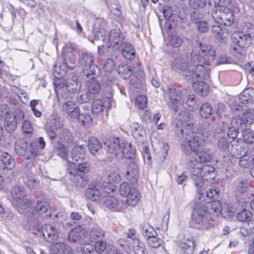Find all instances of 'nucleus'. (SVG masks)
<instances>
[{"label":"nucleus","instance_id":"f257e3e1","mask_svg":"<svg viewBox=\"0 0 254 254\" xmlns=\"http://www.w3.org/2000/svg\"><path fill=\"white\" fill-rule=\"evenodd\" d=\"M194 122L193 117L190 113L181 111L172 124L176 135L180 138V146L184 153L188 155L194 153L190 160V165H191L209 162L213 155L208 148H202L197 151L198 148L205 143L207 136L202 132L189 135L195 131Z\"/></svg>","mask_w":254,"mask_h":254},{"label":"nucleus","instance_id":"f03ea898","mask_svg":"<svg viewBox=\"0 0 254 254\" xmlns=\"http://www.w3.org/2000/svg\"><path fill=\"white\" fill-rule=\"evenodd\" d=\"M207 210L202 205H196L193 209L192 214V219L198 227L201 229L208 230L213 228L215 223L209 218L208 213H219L228 209V215L232 216L233 211L229 209L228 207L225 205L221 206V203L218 200H214L206 203Z\"/></svg>","mask_w":254,"mask_h":254},{"label":"nucleus","instance_id":"7ed1b4c3","mask_svg":"<svg viewBox=\"0 0 254 254\" xmlns=\"http://www.w3.org/2000/svg\"><path fill=\"white\" fill-rule=\"evenodd\" d=\"M235 0H215L211 16L217 24L230 26L234 20Z\"/></svg>","mask_w":254,"mask_h":254},{"label":"nucleus","instance_id":"20e7f679","mask_svg":"<svg viewBox=\"0 0 254 254\" xmlns=\"http://www.w3.org/2000/svg\"><path fill=\"white\" fill-rule=\"evenodd\" d=\"M191 178L196 187L199 199L203 196V192L206 188V183L209 180H213L215 176L214 168L210 165H203L201 163L189 165Z\"/></svg>","mask_w":254,"mask_h":254},{"label":"nucleus","instance_id":"39448f33","mask_svg":"<svg viewBox=\"0 0 254 254\" xmlns=\"http://www.w3.org/2000/svg\"><path fill=\"white\" fill-rule=\"evenodd\" d=\"M107 150L114 156L122 157L133 159L135 158V151L130 143L125 142L119 138H114L109 143Z\"/></svg>","mask_w":254,"mask_h":254},{"label":"nucleus","instance_id":"423d86ee","mask_svg":"<svg viewBox=\"0 0 254 254\" xmlns=\"http://www.w3.org/2000/svg\"><path fill=\"white\" fill-rule=\"evenodd\" d=\"M198 61V57L193 51L192 53L181 55L177 57L172 63V68L180 73L187 78V75L189 73L193 67V64Z\"/></svg>","mask_w":254,"mask_h":254},{"label":"nucleus","instance_id":"0eeeda50","mask_svg":"<svg viewBox=\"0 0 254 254\" xmlns=\"http://www.w3.org/2000/svg\"><path fill=\"white\" fill-rule=\"evenodd\" d=\"M113 187L111 183H104L101 187L98 185L89 187L86 191V196L91 201H96L109 194L114 190Z\"/></svg>","mask_w":254,"mask_h":254},{"label":"nucleus","instance_id":"6e6552de","mask_svg":"<svg viewBox=\"0 0 254 254\" xmlns=\"http://www.w3.org/2000/svg\"><path fill=\"white\" fill-rule=\"evenodd\" d=\"M63 52L64 61L63 64L59 66V68H63V72H58L57 74H55V76L60 73L63 74L67 67H71V66L68 64L69 63L74 64L75 62L77 49L74 44L70 43L66 44L64 48Z\"/></svg>","mask_w":254,"mask_h":254},{"label":"nucleus","instance_id":"1a4fd4ad","mask_svg":"<svg viewBox=\"0 0 254 254\" xmlns=\"http://www.w3.org/2000/svg\"><path fill=\"white\" fill-rule=\"evenodd\" d=\"M167 94L169 99V108L177 112L182 106L184 91L178 90L172 86H168Z\"/></svg>","mask_w":254,"mask_h":254},{"label":"nucleus","instance_id":"9d476101","mask_svg":"<svg viewBox=\"0 0 254 254\" xmlns=\"http://www.w3.org/2000/svg\"><path fill=\"white\" fill-rule=\"evenodd\" d=\"M203 62L198 61L193 64V67L187 75V80H193L197 78L206 80L209 78L210 70L204 67Z\"/></svg>","mask_w":254,"mask_h":254},{"label":"nucleus","instance_id":"9b49d317","mask_svg":"<svg viewBox=\"0 0 254 254\" xmlns=\"http://www.w3.org/2000/svg\"><path fill=\"white\" fill-rule=\"evenodd\" d=\"M200 48L199 51L196 54L199 61L203 62H214L216 56L215 49L210 45L198 44Z\"/></svg>","mask_w":254,"mask_h":254},{"label":"nucleus","instance_id":"f8f14e48","mask_svg":"<svg viewBox=\"0 0 254 254\" xmlns=\"http://www.w3.org/2000/svg\"><path fill=\"white\" fill-rule=\"evenodd\" d=\"M179 246L185 254H193L194 243L192 236L189 233L180 234L178 236Z\"/></svg>","mask_w":254,"mask_h":254},{"label":"nucleus","instance_id":"ddd939ff","mask_svg":"<svg viewBox=\"0 0 254 254\" xmlns=\"http://www.w3.org/2000/svg\"><path fill=\"white\" fill-rule=\"evenodd\" d=\"M252 41V33L249 31H240L234 34L233 42L243 48L249 47Z\"/></svg>","mask_w":254,"mask_h":254},{"label":"nucleus","instance_id":"4468645a","mask_svg":"<svg viewBox=\"0 0 254 254\" xmlns=\"http://www.w3.org/2000/svg\"><path fill=\"white\" fill-rule=\"evenodd\" d=\"M87 234L88 232L85 228L78 226L70 231L68 240L70 243H79L87 236Z\"/></svg>","mask_w":254,"mask_h":254},{"label":"nucleus","instance_id":"2eb2a0df","mask_svg":"<svg viewBox=\"0 0 254 254\" xmlns=\"http://www.w3.org/2000/svg\"><path fill=\"white\" fill-rule=\"evenodd\" d=\"M14 165V160L9 153L3 152L0 154V173L4 174L6 170L12 169Z\"/></svg>","mask_w":254,"mask_h":254},{"label":"nucleus","instance_id":"dca6fc26","mask_svg":"<svg viewBox=\"0 0 254 254\" xmlns=\"http://www.w3.org/2000/svg\"><path fill=\"white\" fill-rule=\"evenodd\" d=\"M248 152V146L244 143L240 142L238 140H234L229 150L232 156L237 158L246 155Z\"/></svg>","mask_w":254,"mask_h":254},{"label":"nucleus","instance_id":"f3484780","mask_svg":"<svg viewBox=\"0 0 254 254\" xmlns=\"http://www.w3.org/2000/svg\"><path fill=\"white\" fill-rule=\"evenodd\" d=\"M104 200L105 205L110 209H114L117 211H122L127 208V205L123 201H119L118 200L113 196L105 197Z\"/></svg>","mask_w":254,"mask_h":254},{"label":"nucleus","instance_id":"a211bd4d","mask_svg":"<svg viewBox=\"0 0 254 254\" xmlns=\"http://www.w3.org/2000/svg\"><path fill=\"white\" fill-rule=\"evenodd\" d=\"M63 111L66 114L70 119H77L80 110L76 104L73 101L65 102L62 106Z\"/></svg>","mask_w":254,"mask_h":254},{"label":"nucleus","instance_id":"6ab92c4d","mask_svg":"<svg viewBox=\"0 0 254 254\" xmlns=\"http://www.w3.org/2000/svg\"><path fill=\"white\" fill-rule=\"evenodd\" d=\"M51 250L53 254H72L73 253L69 245L62 242L54 243L51 246Z\"/></svg>","mask_w":254,"mask_h":254},{"label":"nucleus","instance_id":"aec40b11","mask_svg":"<svg viewBox=\"0 0 254 254\" xmlns=\"http://www.w3.org/2000/svg\"><path fill=\"white\" fill-rule=\"evenodd\" d=\"M43 237L48 242H52L58 238V234L56 229L51 224L43 225L42 227Z\"/></svg>","mask_w":254,"mask_h":254},{"label":"nucleus","instance_id":"412c9836","mask_svg":"<svg viewBox=\"0 0 254 254\" xmlns=\"http://www.w3.org/2000/svg\"><path fill=\"white\" fill-rule=\"evenodd\" d=\"M77 76L71 73L67 76L65 83V88L71 93H76L79 91L81 84L78 82Z\"/></svg>","mask_w":254,"mask_h":254},{"label":"nucleus","instance_id":"4be33fe9","mask_svg":"<svg viewBox=\"0 0 254 254\" xmlns=\"http://www.w3.org/2000/svg\"><path fill=\"white\" fill-rule=\"evenodd\" d=\"M123 34L119 29H114L111 30L108 34V41L109 47H116L121 45L124 40Z\"/></svg>","mask_w":254,"mask_h":254},{"label":"nucleus","instance_id":"5701e85b","mask_svg":"<svg viewBox=\"0 0 254 254\" xmlns=\"http://www.w3.org/2000/svg\"><path fill=\"white\" fill-rule=\"evenodd\" d=\"M126 176L127 179L130 181L132 184L137 183L138 178V170L135 163L131 162L128 164L127 167Z\"/></svg>","mask_w":254,"mask_h":254},{"label":"nucleus","instance_id":"b1692460","mask_svg":"<svg viewBox=\"0 0 254 254\" xmlns=\"http://www.w3.org/2000/svg\"><path fill=\"white\" fill-rule=\"evenodd\" d=\"M25 194L26 191L24 187L18 186H14L11 191L13 198L12 203L14 205H21V198Z\"/></svg>","mask_w":254,"mask_h":254},{"label":"nucleus","instance_id":"393cba45","mask_svg":"<svg viewBox=\"0 0 254 254\" xmlns=\"http://www.w3.org/2000/svg\"><path fill=\"white\" fill-rule=\"evenodd\" d=\"M211 32L219 42H221L228 36V30L221 28L218 25H214L211 27Z\"/></svg>","mask_w":254,"mask_h":254},{"label":"nucleus","instance_id":"a878e982","mask_svg":"<svg viewBox=\"0 0 254 254\" xmlns=\"http://www.w3.org/2000/svg\"><path fill=\"white\" fill-rule=\"evenodd\" d=\"M36 210L38 214L42 217H49L51 215V211L49 204L45 201H38Z\"/></svg>","mask_w":254,"mask_h":254},{"label":"nucleus","instance_id":"bb28decb","mask_svg":"<svg viewBox=\"0 0 254 254\" xmlns=\"http://www.w3.org/2000/svg\"><path fill=\"white\" fill-rule=\"evenodd\" d=\"M85 148L83 145H75L71 151L72 160L75 162L82 161L84 159Z\"/></svg>","mask_w":254,"mask_h":254},{"label":"nucleus","instance_id":"cd10ccee","mask_svg":"<svg viewBox=\"0 0 254 254\" xmlns=\"http://www.w3.org/2000/svg\"><path fill=\"white\" fill-rule=\"evenodd\" d=\"M87 93L96 94L101 90L100 84L96 79H89L86 83Z\"/></svg>","mask_w":254,"mask_h":254},{"label":"nucleus","instance_id":"c85d7f7f","mask_svg":"<svg viewBox=\"0 0 254 254\" xmlns=\"http://www.w3.org/2000/svg\"><path fill=\"white\" fill-rule=\"evenodd\" d=\"M131 134L133 137L138 141L145 136V131L142 126L137 123H134L131 127Z\"/></svg>","mask_w":254,"mask_h":254},{"label":"nucleus","instance_id":"c756f323","mask_svg":"<svg viewBox=\"0 0 254 254\" xmlns=\"http://www.w3.org/2000/svg\"><path fill=\"white\" fill-rule=\"evenodd\" d=\"M126 204L127 206L133 207L138 202L140 199V194L138 191L134 188H132V190L126 196Z\"/></svg>","mask_w":254,"mask_h":254},{"label":"nucleus","instance_id":"7c9ffc66","mask_svg":"<svg viewBox=\"0 0 254 254\" xmlns=\"http://www.w3.org/2000/svg\"><path fill=\"white\" fill-rule=\"evenodd\" d=\"M193 88L195 92L201 96L207 95L209 92L208 84L203 81H197L193 83Z\"/></svg>","mask_w":254,"mask_h":254},{"label":"nucleus","instance_id":"2f4dec72","mask_svg":"<svg viewBox=\"0 0 254 254\" xmlns=\"http://www.w3.org/2000/svg\"><path fill=\"white\" fill-rule=\"evenodd\" d=\"M119 47L123 56L126 59L131 60L134 58L135 52L131 45L128 43H122Z\"/></svg>","mask_w":254,"mask_h":254},{"label":"nucleus","instance_id":"473e14b6","mask_svg":"<svg viewBox=\"0 0 254 254\" xmlns=\"http://www.w3.org/2000/svg\"><path fill=\"white\" fill-rule=\"evenodd\" d=\"M238 100L239 102L243 104L254 100V89L249 88L245 89L240 94Z\"/></svg>","mask_w":254,"mask_h":254},{"label":"nucleus","instance_id":"72a5a7b5","mask_svg":"<svg viewBox=\"0 0 254 254\" xmlns=\"http://www.w3.org/2000/svg\"><path fill=\"white\" fill-rule=\"evenodd\" d=\"M215 0H189V6L194 9L203 8L207 2L209 6H212Z\"/></svg>","mask_w":254,"mask_h":254},{"label":"nucleus","instance_id":"f704fd0d","mask_svg":"<svg viewBox=\"0 0 254 254\" xmlns=\"http://www.w3.org/2000/svg\"><path fill=\"white\" fill-rule=\"evenodd\" d=\"M28 143L24 139H17L14 144L16 154L20 156L24 155L28 149Z\"/></svg>","mask_w":254,"mask_h":254},{"label":"nucleus","instance_id":"c9c22d12","mask_svg":"<svg viewBox=\"0 0 254 254\" xmlns=\"http://www.w3.org/2000/svg\"><path fill=\"white\" fill-rule=\"evenodd\" d=\"M68 171L70 174L74 175L73 181L77 186L83 187L87 184V181L86 176H81L78 174L77 173L76 170L72 171L70 168H68Z\"/></svg>","mask_w":254,"mask_h":254},{"label":"nucleus","instance_id":"e433bc0d","mask_svg":"<svg viewBox=\"0 0 254 254\" xmlns=\"http://www.w3.org/2000/svg\"><path fill=\"white\" fill-rule=\"evenodd\" d=\"M59 139L60 142L64 143L66 146H70L72 144V133L67 129H63L59 133Z\"/></svg>","mask_w":254,"mask_h":254},{"label":"nucleus","instance_id":"4c0bfd02","mask_svg":"<svg viewBox=\"0 0 254 254\" xmlns=\"http://www.w3.org/2000/svg\"><path fill=\"white\" fill-rule=\"evenodd\" d=\"M104 235L105 232L99 227H94L91 228L89 234V239L92 242L101 239Z\"/></svg>","mask_w":254,"mask_h":254},{"label":"nucleus","instance_id":"58836bf2","mask_svg":"<svg viewBox=\"0 0 254 254\" xmlns=\"http://www.w3.org/2000/svg\"><path fill=\"white\" fill-rule=\"evenodd\" d=\"M99 68L95 64L83 68L84 75L89 79H95L99 74Z\"/></svg>","mask_w":254,"mask_h":254},{"label":"nucleus","instance_id":"ea45409f","mask_svg":"<svg viewBox=\"0 0 254 254\" xmlns=\"http://www.w3.org/2000/svg\"><path fill=\"white\" fill-rule=\"evenodd\" d=\"M213 112V109L211 105L207 102L203 103L199 109L200 116L204 118H210Z\"/></svg>","mask_w":254,"mask_h":254},{"label":"nucleus","instance_id":"a19ab883","mask_svg":"<svg viewBox=\"0 0 254 254\" xmlns=\"http://www.w3.org/2000/svg\"><path fill=\"white\" fill-rule=\"evenodd\" d=\"M94 57L91 53H85L81 55L79 63L83 68L94 64Z\"/></svg>","mask_w":254,"mask_h":254},{"label":"nucleus","instance_id":"79ce46f5","mask_svg":"<svg viewBox=\"0 0 254 254\" xmlns=\"http://www.w3.org/2000/svg\"><path fill=\"white\" fill-rule=\"evenodd\" d=\"M132 70V68L126 64H122L118 67L119 74L124 79L128 78L131 76Z\"/></svg>","mask_w":254,"mask_h":254},{"label":"nucleus","instance_id":"37998d69","mask_svg":"<svg viewBox=\"0 0 254 254\" xmlns=\"http://www.w3.org/2000/svg\"><path fill=\"white\" fill-rule=\"evenodd\" d=\"M88 148L93 155H95L102 148V145L98 139L95 137H91L88 141Z\"/></svg>","mask_w":254,"mask_h":254},{"label":"nucleus","instance_id":"c03bdc74","mask_svg":"<svg viewBox=\"0 0 254 254\" xmlns=\"http://www.w3.org/2000/svg\"><path fill=\"white\" fill-rule=\"evenodd\" d=\"M55 147L58 156H60L63 159H66L67 158L68 150L63 143L60 141H57L56 143Z\"/></svg>","mask_w":254,"mask_h":254},{"label":"nucleus","instance_id":"a18cd8bd","mask_svg":"<svg viewBox=\"0 0 254 254\" xmlns=\"http://www.w3.org/2000/svg\"><path fill=\"white\" fill-rule=\"evenodd\" d=\"M196 100L193 95H189L188 96L185 102L183 100L182 106L186 109L193 111L195 109Z\"/></svg>","mask_w":254,"mask_h":254},{"label":"nucleus","instance_id":"49530a36","mask_svg":"<svg viewBox=\"0 0 254 254\" xmlns=\"http://www.w3.org/2000/svg\"><path fill=\"white\" fill-rule=\"evenodd\" d=\"M230 142L227 137H221L217 141V147L220 151L223 152H229Z\"/></svg>","mask_w":254,"mask_h":254},{"label":"nucleus","instance_id":"de8ad7c7","mask_svg":"<svg viewBox=\"0 0 254 254\" xmlns=\"http://www.w3.org/2000/svg\"><path fill=\"white\" fill-rule=\"evenodd\" d=\"M104 108V103L101 100L96 99L92 104V112L93 114L99 115L101 114Z\"/></svg>","mask_w":254,"mask_h":254},{"label":"nucleus","instance_id":"09e8293b","mask_svg":"<svg viewBox=\"0 0 254 254\" xmlns=\"http://www.w3.org/2000/svg\"><path fill=\"white\" fill-rule=\"evenodd\" d=\"M76 119L79 124L87 127L91 126L92 122V119L89 115L80 112Z\"/></svg>","mask_w":254,"mask_h":254},{"label":"nucleus","instance_id":"8fccbe9b","mask_svg":"<svg viewBox=\"0 0 254 254\" xmlns=\"http://www.w3.org/2000/svg\"><path fill=\"white\" fill-rule=\"evenodd\" d=\"M168 41L169 44L175 48H178L182 46L183 43V39L176 34H171L168 37Z\"/></svg>","mask_w":254,"mask_h":254},{"label":"nucleus","instance_id":"3c124183","mask_svg":"<svg viewBox=\"0 0 254 254\" xmlns=\"http://www.w3.org/2000/svg\"><path fill=\"white\" fill-rule=\"evenodd\" d=\"M108 34L109 33L104 30L97 31L94 36L95 40L102 41L106 47H109Z\"/></svg>","mask_w":254,"mask_h":254},{"label":"nucleus","instance_id":"603ef678","mask_svg":"<svg viewBox=\"0 0 254 254\" xmlns=\"http://www.w3.org/2000/svg\"><path fill=\"white\" fill-rule=\"evenodd\" d=\"M5 127L6 130L11 132L13 131L16 127L17 126V121L15 120V117H12L10 116L5 119Z\"/></svg>","mask_w":254,"mask_h":254},{"label":"nucleus","instance_id":"864d4df0","mask_svg":"<svg viewBox=\"0 0 254 254\" xmlns=\"http://www.w3.org/2000/svg\"><path fill=\"white\" fill-rule=\"evenodd\" d=\"M25 183L29 188L33 189L38 187L39 181L34 175H27L25 179Z\"/></svg>","mask_w":254,"mask_h":254},{"label":"nucleus","instance_id":"5fc2aeb1","mask_svg":"<svg viewBox=\"0 0 254 254\" xmlns=\"http://www.w3.org/2000/svg\"><path fill=\"white\" fill-rule=\"evenodd\" d=\"M133 251L134 254H147L143 244L138 239L134 240Z\"/></svg>","mask_w":254,"mask_h":254},{"label":"nucleus","instance_id":"6e6d98bb","mask_svg":"<svg viewBox=\"0 0 254 254\" xmlns=\"http://www.w3.org/2000/svg\"><path fill=\"white\" fill-rule=\"evenodd\" d=\"M239 164L242 168H246L250 167L252 164V158L248 153L239 158Z\"/></svg>","mask_w":254,"mask_h":254},{"label":"nucleus","instance_id":"4d7b16f0","mask_svg":"<svg viewBox=\"0 0 254 254\" xmlns=\"http://www.w3.org/2000/svg\"><path fill=\"white\" fill-rule=\"evenodd\" d=\"M244 141L247 143L251 144L254 142V132L247 128L243 131L242 133Z\"/></svg>","mask_w":254,"mask_h":254},{"label":"nucleus","instance_id":"13d9d810","mask_svg":"<svg viewBox=\"0 0 254 254\" xmlns=\"http://www.w3.org/2000/svg\"><path fill=\"white\" fill-rule=\"evenodd\" d=\"M241 233L245 235H249L254 233V218L250 219L248 222L247 228H241Z\"/></svg>","mask_w":254,"mask_h":254},{"label":"nucleus","instance_id":"bf43d9fd","mask_svg":"<svg viewBox=\"0 0 254 254\" xmlns=\"http://www.w3.org/2000/svg\"><path fill=\"white\" fill-rule=\"evenodd\" d=\"M252 215V213L249 210L244 209L242 211L239 212L237 215V219L241 222H245L250 220Z\"/></svg>","mask_w":254,"mask_h":254},{"label":"nucleus","instance_id":"052dcab7","mask_svg":"<svg viewBox=\"0 0 254 254\" xmlns=\"http://www.w3.org/2000/svg\"><path fill=\"white\" fill-rule=\"evenodd\" d=\"M242 117L246 123L252 124L254 121V109H248L243 113Z\"/></svg>","mask_w":254,"mask_h":254},{"label":"nucleus","instance_id":"680f3d73","mask_svg":"<svg viewBox=\"0 0 254 254\" xmlns=\"http://www.w3.org/2000/svg\"><path fill=\"white\" fill-rule=\"evenodd\" d=\"M204 16L203 12L199 11H193L190 14V20L195 24L202 20Z\"/></svg>","mask_w":254,"mask_h":254},{"label":"nucleus","instance_id":"e2e57ef3","mask_svg":"<svg viewBox=\"0 0 254 254\" xmlns=\"http://www.w3.org/2000/svg\"><path fill=\"white\" fill-rule=\"evenodd\" d=\"M246 124V121L240 116H236L231 120V124L232 127L238 129Z\"/></svg>","mask_w":254,"mask_h":254},{"label":"nucleus","instance_id":"0e129e2a","mask_svg":"<svg viewBox=\"0 0 254 254\" xmlns=\"http://www.w3.org/2000/svg\"><path fill=\"white\" fill-rule=\"evenodd\" d=\"M163 240L158 238L156 235L148 239L147 242L149 246L153 248L159 247L163 243Z\"/></svg>","mask_w":254,"mask_h":254},{"label":"nucleus","instance_id":"69168bd1","mask_svg":"<svg viewBox=\"0 0 254 254\" xmlns=\"http://www.w3.org/2000/svg\"><path fill=\"white\" fill-rule=\"evenodd\" d=\"M132 190L129 184L127 182H123L120 186L119 192L123 196H127Z\"/></svg>","mask_w":254,"mask_h":254},{"label":"nucleus","instance_id":"338daca9","mask_svg":"<svg viewBox=\"0 0 254 254\" xmlns=\"http://www.w3.org/2000/svg\"><path fill=\"white\" fill-rule=\"evenodd\" d=\"M241 48L242 47H236L232 46L230 51L236 58L239 59H243L245 57V54L244 53V50Z\"/></svg>","mask_w":254,"mask_h":254},{"label":"nucleus","instance_id":"774afa93","mask_svg":"<svg viewBox=\"0 0 254 254\" xmlns=\"http://www.w3.org/2000/svg\"><path fill=\"white\" fill-rule=\"evenodd\" d=\"M22 129L24 133L30 136L33 131L31 122L28 120H25L22 124Z\"/></svg>","mask_w":254,"mask_h":254}]
</instances>
